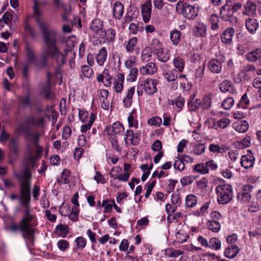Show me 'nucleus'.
Listing matches in <instances>:
<instances>
[{"label":"nucleus","mask_w":261,"mask_h":261,"mask_svg":"<svg viewBox=\"0 0 261 261\" xmlns=\"http://www.w3.org/2000/svg\"><path fill=\"white\" fill-rule=\"evenodd\" d=\"M15 176L18 179L20 186V203L24 210L21 221L18 223H11L6 229L12 232L20 231L27 247L30 248L34 245L35 231L34 228L35 225V216L31 212L30 208L32 174L30 170L26 167L21 172L15 173Z\"/></svg>","instance_id":"f257e3e1"},{"label":"nucleus","mask_w":261,"mask_h":261,"mask_svg":"<svg viewBox=\"0 0 261 261\" xmlns=\"http://www.w3.org/2000/svg\"><path fill=\"white\" fill-rule=\"evenodd\" d=\"M33 17L35 19L43 36L45 44L42 49L43 60L46 61L48 57H51L56 59L59 65H63L66 61V55L70 51L74 46L73 43L69 44V48L64 49V53H61L56 46L57 33L53 29H49V25L44 18L42 12L40 9L42 2L34 0Z\"/></svg>","instance_id":"f03ea898"},{"label":"nucleus","mask_w":261,"mask_h":261,"mask_svg":"<svg viewBox=\"0 0 261 261\" xmlns=\"http://www.w3.org/2000/svg\"><path fill=\"white\" fill-rule=\"evenodd\" d=\"M17 129L19 132L24 133L27 152L31 155V160H32L34 158L32 154L35 151L40 152L43 150V148L39 144L40 134L30 129H25L22 124L18 125Z\"/></svg>","instance_id":"7ed1b4c3"},{"label":"nucleus","mask_w":261,"mask_h":261,"mask_svg":"<svg viewBox=\"0 0 261 261\" xmlns=\"http://www.w3.org/2000/svg\"><path fill=\"white\" fill-rule=\"evenodd\" d=\"M199 6L197 4L190 5L182 1H178L176 4V10L189 19H194L198 15Z\"/></svg>","instance_id":"20e7f679"},{"label":"nucleus","mask_w":261,"mask_h":261,"mask_svg":"<svg viewBox=\"0 0 261 261\" xmlns=\"http://www.w3.org/2000/svg\"><path fill=\"white\" fill-rule=\"evenodd\" d=\"M215 192L218 203L225 204L229 202L232 197V188L228 184L218 185Z\"/></svg>","instance_id":"39448f33"},{"label":"nucleus","mask_w":261,"mask_h":261,"mask_svg":"<svg viewBox=\"0 0 261 261\" xmlns=\"http://www.w3.org/2000/svg\"><path fill=\"white\" fill-rule=\"evenodd\" d=\"M158 81L155 79H147L138 82V88H143L148 95H152L157 91Z\"/></svg>","instance_id":"423d86ee"},{"label":"nucleus","mask_w":261,"mask_h":261,"mask_svg":"<svg viewBox=\"0 0 261 261\" xmlns=\"http://www.w3.org/2000/svg\"><path fill=\"white\" fill-rule=\"evenodd\" d=\"M225 62L223 56L210 60L207 63V68L213 73H220L222 69V64Z\"/></svg>","instance_id":"0eeeda50"},{"label":"nucleus","mask_w":261,"mask_h":261,"mask_svg":"<svg viewBox=\"0 0 261 261\" xmlns=\"http://www.w3.org/2000/svg\"><path fill=\"white\" fill-rule=\"evenodd\" d=\"M105 132L110 136H115V135H123L124 132V127L120 122H115L112 125L107 126Z\"/></svg>","instance_id":"6e6552de"},{"label":"nucleus","mask_w":261,"mask_h":261,"mask_svg":"<svg viewBox=\"0 0 261 261\" xmlns=\"http://www.w3.org/2000/svg\"><path fill=\"white\" fill-rule=\"evenodd\" d=\"M233 12L231 9V6L228 4H225L221 9L220 14L221 18L224 21L237 22V18L233 17Z\"/></svg>","instance_id":"1a4fd4ad"},{"label":"nucleus","mask_w":261,"mask_h":261,"mask_svg":"<svg viewBox=\"0 0 261 261\" xmlns=\"http://www.w3.org/2000/svg\"><path fill=\"white\" fill-rule=\"evenodd\" d=\"M151 0H146L141 6V13L143 20L145 23L148 22L151 18L152 12Z\"/></svg>","instance_id":"9d476101"},{"label":"nucleus","mask_w":261,"mask_h":261,"mask_svg":"<svg viewBox=\"0 0 261 261\" xmlns=\"http://www.w3.org/2000/svg\"><path fill=\"white\" fill-rule=\"evenodd\" d=\"M138 133H134L132 129H127L124 137L125 143L126 145H136L139 142L140 139L138 138Z\"/></svg>","instance_id":"9b49d317"},{"label":"nucleus","mask_w":261,"mask_h":261,"mask_svg":"<svg viewBox=\"0 0 261 261\" xmlns=\"http://www.w3.org/2000/svg\"><path fill=\"white\" fill-rule=\"evenodd\" d=\"M43 122V117L38 114H32L25 118V123L30 126H40Z\"/></svg>","instance_id":"f8f14e48"},{"label":"nucleus","mask_w":261,"mask_h":261,"mask_svg":"<svg viewBox=\"0 0 261 261\" xmlns=\"http://www.w3.org/2000/svg\"><path fill=\"white\" fill-rule=\"evenodd\" d=\"M255 158L251 151L248 150L247 154L242 156L241 163L245 169L253 167L254 164Z\"/></svg>","instance_id":"ddd939ff"},{"label":"nucleus","mask_w":261,"mask_h":261,"mask_svg":"<svg viewBox=\"0 0 261 261\" xmlns=\"http://www.w3.org/2000/svg\"><path fill=\"white\" fill-rule=\"evenodd\" d=\"M219 88L220 91L222 93L228 92L231 94L237 93V89L234 87L232 82L228 80L223 81L219 84Z\"/></svg>","instance_id":"4468645a"},{"label":"nucleus","mask_w":261,"mask_h":261,"mask_svg":"<svg viewBox=\"0 0 261 261\" xmlns=\"http://www.w3.org/2000/svg\"><path fill=\"white\" fill-rule=\"evenodd\" d=\"M103 22L101 20L95 18L91 22L90 29L96 35L99 36L101 33H103Z\"/></svg>","instance_id":"2eb2a0df"},{"label":"nucleus","mask_w":261,"mask_h":261,"mask_svg":"<svg viewBox=\"0 0 261 261\" xmlns=\"http://www.w3.org/2000/svg\"><path fill=\"white\" fill-rule=\"evenodd\" d=\"M158 67L154 62H150L145 66H142L139 69L140 73L143 75H152L157 71Z\"/></svg>","instance_id":"dca6fc26"},{"label":"nucleus","mask_w":261,"mask_h":261,"mask_svg":"<svg viewBox=\"0 0 261 261\" xmlns=\"http://www.w3.org/2000/svg\"><path fill=\"white\" fill-rule=\"evenodd\" d=\"M245 57L249 62H255L258 61L260 64L261 63V48H257L246 54Z\"/></svg>","instance_id":"f3484780"},{"label":"nucleus","mask_w":261,"mask_h":261,"mask_svg":"<svg viewBox=\"0 0 261 261\" xmlns=\"http://www.w3.org/2000/svg\"><path fill=\"white\" fill-rule=\"evenodd\" d=\"M234 34V29L229 27L226 29L221 35V39L223 43L230 44L232 42V38Z\"/></svg>","instance_id":"a211bd4d"},{"label":"nucleus","mask_w":261,"mask_h":261,"mask_svg":"<svg viewBox=\"0 0 261 261\" xmlns=\"http://www.w3.org/2000/svg\"><path fill=\"white\" fill-rule=\"evenodd\" d=\"M124 81V75L118 72L115 74L114 79V89L116 92L120 93L123 88V83Z\"/></svg>","instance_id":"6ab92c4d"},{"label":"nucleus","mask_w":261,"mask_h":261,"mask_svg":"<svg viewBox=\"0 0 261 261\" xmlns=\"http://www.w3.org/2000/svg\"><path fill=\"white\" fill-rule=\"evenodd\" d=\"M135 92V87H132L125 92V96L123 99V104L125 108H129L132 104L133 97Z\"/></svg>","instance_id":"aec40b11"},{"label":"nucleus","mask_w":261,"mask_h":261,"mask_svg":"<svg viewBox=\"0 0 261 261\" xmlns=\"http://www.w3.org/2000/svg\"><path fill=\"white\" fill-rule=\"evenodd\" d=\"M128 126L131 128L137 129L139 127L138 114L136 109H133L127 117Z\"/></svg>","instance_id":"412c9836"},{"label":"nucleus","mask_w":261,"mask_h":261,"mask_svg":"<svg viewBox=\"0 0 261 261\" xmlns=\"http://www.w3.org/2000/svg\"><path fill=\"white\" fill-rule=\"evenodd\" d=\"M245 27L249 33L253 35L258 29V22L256 19L248 18L245 21Z\"/></svg>","instance_id":"4be33fe9"},{"label":"nucleus","mask_w":261,"mask_h":261,"mask_svg":"<svg viewBox=\"0 0 261 261\" xmlns=\"http://www.w3.org/2000/svg\"><path fill=\"white\" fill-rule=\"evenodd\" d=\"M156 56V59L160 62L165 63L167 62L170 58V54L167 49H165L163 47L158 51L153 54Z\"/></svg>","instance_id":"5701e85b"},{"label":"nucleus","mask_w":261,"mask_h":261,"mask_svg":"<svg viewBox=\"0 0 261 261\" xmlns=\"http://www.w3.org/2000/svg\"><path fill=\"white\" fill-rule=\"evenodd\" d=\"M249 123L246 120H240L232 124L233 128L239 133H245L249 128Z\"/></svg>","instance_id":"b1692460"},{"label":"nucleus","mask_w":261,"mask_h":261,"mask_svg":"<svg viewBox=\"0 0 261 261\" xmlns=\"http://www.w3.org/2000/svg\"><path fill=\"white\" fill-rule=\"evenodd\" d=\"M256 6L254 2L248 0L244 5L243 15L248 16L253 15L256 12Z\"/></svg>","instance_id":"393cba45"},{"label":"nucleus","mask_w":261,"mask_h":261,"mask_svg":"<svg viewBox=\"0 0 261 261\" xmlns=\"http://www.w3.org/2000/svg\"><path fill=\"white\" fill-rule=\"evenodd\" d=\"M24 50L25 58L28 63L31 64L35 63L36 61V57L33 47L29 44H27L25 46Z\"/></svg>","instance_id":"a878e982"},{"label":"nucleus","mask_w":261,"mask_h":261,"mask_svg":"<svg viewBox=\"0 0 261 261\" xmlns=\"http://www.w3.org/2000/svg\"><path fill=\"white\" fill-rule=\"evenodd\" d=\"M194 32L197 37L205 36L206 35V25L201 21L197 22L195 25Z\"/></svg>","instance_id":"bb28decb"},{"label":"nucleus","mask_w":261,"mask_h":261,"mask_svg":"<svg viewBox=\"0 0 261 261\" xmlns=\"http://www.w3.org/2000/svg\"><path fill=\"white\" fill-rule=\"evenodd\" d=\"M108 53L105 47H102L96 55V61L99 66L103 65L107 59Z\"/></svg>","instance_id":"cd10ccee"},{"label":"nucleus","mask_w":261,"mask_h":261,"mask_svg":"<svg viewBox=\"0 0 261 261\" xmlns=\"http://www.w3.org/2000/svg\"><path fill=\"white\" fill-rule=\"evenodd\" d=\"M177 72L175 69L164 70L163 73L164 77L168 82H174L177 79Z\"/></svg>","instance_id":"c85d7f7f"},{"label":"nucleus","mask_w":261,"mask_h":261,"mask_svg":"<svg viewBox=\"0 0 261 261\" xmlns=\"http://www.w3.org/2000/svg\"><path fill=\"white\" fill-rule=\"evenodd\" d=\"M239 251L240 249L238 246L231 245L225 249L224 252V255L228 258H232L236 256Z\"/></svg>","instance_id":"c756f323"},{"label":"nucleus","mask_w":261,"mask_h":261,"mask_svg":"<svg viewBox=\"0 0 261 261\" xmlns=\"http://www.w3.org/2000/svg\"><path fill=\"white\" fill-rule=\"evenodd\" d=\"M173 66L175 69L179 73L182 72L184 71L185 62L184 59L179 56H177L174 58L172 61Z\"/></svg>","instance_id":"7c9ffc66"},{"label":"nucleus","mask_w":261,"mask_h":261,"mask_svg":"<svg viewBox=\"0 0 261 261\" xmlns=\"http://www.w3.org/2000/svg\"><path fill=\"white\" fill-rule=\"evenodd\" d=\"M102 33L99 36L100 38H105L108 42L114 41L116 36V32L114 30L109 29L106 31L103 30Z\"/></svg>","instance_id":"2f4dec72"},{"label":"nucleus","mask_w":261,"mask_h":261,"mask_svg":"<svg viewBox=\"0 0 261 261\" xmlns=\"http://www.w3.org/2000/svg\"><path fill=\"white\" fill-rule=\"evenodd\" d=\"M137 38L136 37H132L128 41L124 43L126 50L128 53H132L135 50L137 43Z\"/></svg>","instance_id":"473e14b6"},{"label":"nucleus","mask_w":261,"mask_h":261,"mask_svg":"<svg viewBox=\"0 0 261 261\" xmlns=\"http://www.w3.org/2000/svg\"><path fill=\"white\" fill-rule=\"evenodd\" d=\"M124 12L123 5L121 3H116L113 7V15L116 19H119Z\"/></svg>","instance_id":"72a5a7b5"},{"label":"nucleus","mask_w":261,"mask_h":261,"mask_svg":"<svg viewBox=\"0 0 261 261\" xmlns=\"http://www.w3.org/2000/svg\"><path fill=\"white\" fill-rule=\"evenodd\" d=\"M56 233L62 238H66L69 233V227L66 224H59L55 228Z\"/></svg>","instance_id":"f704fd0d"},{"label":"nucleus","mask_w":261,"mask_h":261,"mask_svg":"<svg viewBox=\"0 0 261 261\" xmlns=\"http://www.w3.org/2000/svg\"><path fill=\"white\" fill-rule=\"evenodd\" d=\"M96 119V115L94 113H91L90 114L89 119L88 122L85 123V124L81 125V131L82 133H86L90 130Z\"/></svg>","instance_id":"c9c22d12"},{"label":"nucleus","mask_w":261,"mask_h":261,"mask_svg":"<svg viewBox=\"0 0 261 261\" xmlns=\"http://www.w3.org/2000/svg\"><path fill=\"white\" fill-rule=\"evenodd\" d=\"M252 188L251 186H245V189L238 194L239 199L242 202H247L251 200V194L247 191L246 188L250 189Z\"/></svg>","instance_id":"e433bc0d"},{"label":"nucleus","mask_w":261,"mask_h":261,"mask_svg":"<svg viewBox=\"0 0 261 261\" xmlns=\"http://www.w3.org/2000/svg\"><path fill=\"white\" fill-rule=\"evenodd\" d=\"M147 47L150 48V50L153 54L154 53L162 48L163 47V45L159 39L157 38H153L150 42L149 46Z\"/></svg>","instance_id":"4c0bfd02"},{"label":"nucleus","mask_w":261,"mask_h":261,"mask_svg":"<svg viewBox=\"0 0 261 261\" xmlns=\"http://www.w3.org/2000/svg\"><path fill=\"white\" fill-rule=\"evenodd\" d=\"M165 255L168 257H177L184 254L181 250H176L173 248H167L165 250Z\"/></svg>","instance_id":"58836bf2"},{"label":"nucleus","mask_w":261,"mask_h":261,"mask_svg":"<svg viewBox=\"0 0 261 261\" xmlns=\"http://www.w3.org/2000/svg\"><path fill=\"white\" fill-rule=\"evenodd\" d=\"M197 197L196 195L191 194L187 195L185 199V205L187 207H193L197 203Z\"/></svg>","instance_id":"ea45409f"},{"label":"nucleus","mask_w":261,"mask_h":261,"mask_svg":"<svg viewBox=\"0 0 261 261\" xmlns=\"http://www.w3.org/2000/svg\"><path fill=\"white\" fill-rule=\"evenodd\" d=\"M181 32L177 30H173L170 33V38L172 44L177 45L180 41Z\"/></svg>","instance_id":"a19ab883"},{"label":"nucleus","mask_w":261,"mask_h":261,"mask_svg":"<svg viewBox=\"0 0 261 261\" xmlns=\"http://www.w3.org/2000/svg\"><path fill=\"white\" fill-rule=\"evenodd\" d=\"M206 225L208 229L214 232H218L221 228L220 222L218 221L208 220Z\"/></svg>","instance_id":"79ce46f5"},{"label":"nucleus","mask_w":261,"mask_h":261,"mask_svg":"<svg viewBox=\"0 0 261 261\" xmlns=\"http://www.w3.org/2000/svg\"><path fill=\"white\" fill-rule=\"evenodd\" d=\"M169 103L170 105H175L178 109V111H180L184 106L185 99L184 97L179 96L176 98L170 100Z\"/></svg>","instance_id":"37998d69"},{"label":"nucleus","mask_w":261,"mask_h":261,"mask_svg":"<svg viewBox=\"0 0 261 261\" xmlns=\"http://www.w3.org/2000/svg\"><path fill=\"white\" fill-rule=\"evenodd\" d=\"M188 107L190 111H194L201 108V100L199 99L192 98L188 102Z\"/></svg>","instance_id":"c03bdc74"},{"label":"nucleus","mask_w":261,"mask_h":261,"mask_svg":"<svg viewBox=\"0 0 261 261\" xmlns=\"http://www.w3.org/2000/svg\"><path fill=\"white\" fill-rule=\"evenodd\" d=\"M238 148L243 149L249 147L251 144V138L247 136L243 139L237 142Z\"/></svg>","instance_id":"a18cd8bd"},{"label":"nucleus","mask_w":261,"mask_h":261,"mask_svg":"<svg viewBox=\"0 0 261 261\" xmlns=\"http://www.w3.org/2000/svg\"><path fill=\"white\" fill-rule=\"evenodd\" d=\"M250 105V99L246 93H244L241 97L240 100L238 104L239 107L243 109H247Z\"/></svg>","instance_id":"49530a36"},{"label":"nucleus","mask_w":261,"mask_h":261,"mask_svg":"<svg viewBox=\"0 0 261 261\" xmlns=\"http://www.w3.org/2000/svg\"><path fill=\"white\" fill-rule=\"evenodd\" d=\"M208 150L214 153H222L226 151L224 146H220L219 144L212 143L209 145Z\"/></svg>","instance_id":"de8ad7c7"},{"label":"nucleus","mask_w":261,"mask_h":261,"mask_svg":"<svg viewBox=\"0 0 261 261\" xmlns=\"http://www.w3.org/2000/svg\"><path fill=\"white\" fill-rule=\"evenodd\" d=\"M193 170L201 174H206L208 173V170L205 163H199L194 166Z\"/></svg>","instance_id":"09e8293b"},{"label":"nucleus","mask_w":261,"mask_h":261,"mask_svg":"<svg viewBox=\"0 0 261 261\" xmlns=\"http://www.w3.org/2000/svg\"><path fill=\"white\" fill-rule=\"evenodd\" d=\"M212 94H208L203 97L201 100V108L203 110H206L211 107L212 103Z\"/></svg>","instance_id":"8fccbe9b"},{"label":"nucleus","mask_w":261,"mask_h":261,"mask_svg":"<svg viewBox=\"0 0 261 261\" xmlns=\"http://www.w3.org/2000/svg\"><path fill=\"white\" fill-rule=\"evenodd\" d=\"M208 247L215 250H218L220 249L221 247V243L220 240L216 238H211L208 242Z\"/></svg>","instance_id":"3c124183"},{"label":"nucleus","mask_w":261,"mask_h":261,"mask_svg":"<svg viewBox=\"0 0 261 261\" xmlns=\"http://www.w3.org/2000/svg\"><path fill=\"white\" fill-rule=\"evenodd\" d=\"M152 52L150 48L145 47L142 50L141 55V59L143 62H148L151 58Z\"/></svg>","instance_id":"603ef678"},{"label":"nucleus","mask_w":261,"mask_h":261,"mask_svg":"<svg viewBox=\"0 0 261 261\" xmlns=\"http://www.w3.org/2000/svg\"><path fill=\"white\" fill-rule=\"evenodd\" d=\"M205 146L203 143L195 144L193 147V152L195 155H201L205 152Z\"/></svg>","instance_id":"864d4df0"},{"label":"nucleus","mask_w":261,"mask_h":261,"mask_svg":"<svg viewBox=\"0 0 261 261\" xmlns=\"http://www.w3.org/2000/svg\"><path fill=\"white\" fill-rule=\"evenodd\" d=\"M114 204V200H103L101 205L104 207L103 213H110Z\"/></svg>","instance_id":"5fc2aeb1"},{"label":"nucleus","mask_w":261,"mask_h":261,"mask_svg":"<svg viewBox=\"0 0 261 261\" xmlns=\"http://www.w3.org/2000/svg\"><path fill=\"white\" fill-rule=\"evenodd\" d=\"M234 103V99L231 97H228L222 101L221 107L225 110H229L233 106Z\"/></svg>","instance_id":"6e6d98bb"},{"label":"nucleus","mask_w":261,"mask_h":261,"mask_svg":"<svg viewBox=\"0 0 261 261\" xmlns=\"http://www.w3.org/2000/svg\"><path fill=\"white\" fill-rule=\"evenodd\" d=\"M57 247L58 249L61 251H66L69 248V243L66 240H60L57 242Z\"/></svg>","instance_id":"4d7b16f0"},{"label":"nucleus","mask_w":261,"mask_h":261,"mask_svg":"<svg viewBox=\"0 0 261 261\" xmlns=\"http://www.w3.org/2000/svg\"><path fill=\"white\" fill-rule=\"evenodd\" d=\"M230 123V121L229 119L226 118H223L218 120L215 125L218 127L224 129L226 128Z\"/></svg>","instance_id":"13d9d810"},{"label":"nucleus","mask_w":261,"mask_h":261,"mask_svg":"<svg viewBox=\"0 0 261 261\" xmlns=\"http://www.w3.org/2000/svg\"><path fill=\"white\" fill-rule=\"evenodd\" d=\"M103 74H105L103 81L104 86L107 87H111L113 80L112 76L109 74V71L107 69L103 70Z\"/></svg>","instance_id":"bf43d9fd"},{"label":"nucleus","mask_w":261,"mask_h":261,"mask_svg":"<svg viewBox=\"0 0 261 261\" xmlns=\"http://www.w3.org/2000/svg\"><path fill=\"white\" fill-rule=\"evenodd\" d=\"M219 18L217 14H212L211 16L210 22L212 24L211 29L213 30H217L219 28Z\"/></svg>","instance_id":"052dcab7"},{"label":"nucleus","mask_w":261,"mask_h":261,"mask_svg":"<svg viewBox=\"0 0 261 261\" xmlns=\"http://www.w3.org/2000/svg\"><path fill=\"white\" fill-rule=\"evenodd\" d=\"M173 167L175 170L179 171H182L185 169V163L180 156H178L175 159Z\"/></svg>","instance_id":"680f3d73"},{"label":"nucleus","mask_w":261,"mask_h":261,"mask_svg":"<svg viewBox=\"0 0 261 261\" xmlns=\"http://www.w3.org/2000/svg\"><path fill=\"white\" fill-rule=\"evenodd\" d=\"M9 147L11 153L14 154L15 155H18L19 150L17 145V142L15 139H12L10 140Z\"/></svg>","instance_id":"e2e57ef3"},{"label":"nucleus","mask_w":261,"mask_h":261,"mask_svg":"<svg viewBox=\"0 0 261 261\" xmlns=\"http://www.w3.org/2000/svg\"><path fill=\"white\" fill-rule=\"evenodd\" d=\"M138 70L137 68H134L129 70V74L126 77L127 81L133 82H135L138 77Z\"/></svg>","instance_id":"0e129e2a"},{"label":"nucleus","mask_w":261,"mask_h":261,"mask_svg":"<svg viewBox=\"0 0 261 261\" xmlns=\"http://www.w3.org/2000/svg\"><path fill=\"white\" fill-rule=\"evenodd\" d=\"M195 177L192 175L185 176L180 179V183L184 186H187L193 182Z\"/></svg>","instance_id":"69168bd1"},{"label":"nucleus","mask_w":261,"mask_h":261,"mask_svg":"<svg viewBox=\"0 0 261 261\" xmlns=\"http://www.w3.org/2000/svg\"><path fill=\"white\" fill-rule=\"evenodd\" d=\"M89 113L87 111L84 110L79 111V117L80 120L83 123H86L89 119Z\"/></svg>","instance_id":"338daca9"},{"label":"nucleus","mask_w":261,"mask_h":261,"mask_svg":"<svg viewBox=\"0 0 261 261\" xmlns=\"http://www.w3.org/2000/svg\"><path fill=\"white\" fill-rule=\"evenodd\" d=\"M162 123V118L158 116L152 117L148 120V124L152 126H159Z\"/></svg>","instance_id":"774afa93"}]
</instances>
